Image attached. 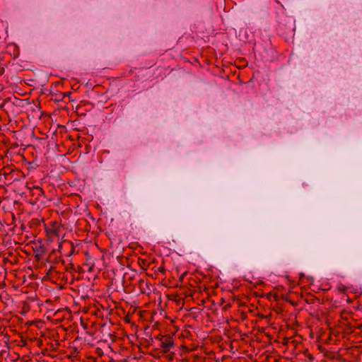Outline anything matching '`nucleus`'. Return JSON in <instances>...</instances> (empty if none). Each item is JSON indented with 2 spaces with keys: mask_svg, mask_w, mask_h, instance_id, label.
<instances>
[{
  "mask_svg": "<svg viewBox=\"0 0 362 362\" xmlns=\"http://www.w3.org/2000/svg\"><path fill=\"white\" fill-rule=\"evenodd\" d=\"M163 324L160 321V354L163 353L162 356L168 361L172 360L174 354L175 343L173 339V331L168 334L162 333Z\"/></svg>",
  "mask_w": 362,
  "mask_h": 362,
  "instance_id": "1",
  "label": "nucleus"
},
{
  "mask_svg": "<svg viewBox=\"0 0 362 362\" xmlns=\"http://www.w3.org/2000/svg\"><path fill=\"white\" fill-rule=\"evenodd\" d=\"M59 296H55L54 300L45 299L40 300L37 298V296L28 297V300L30 302L35 303L37 307L40 309V312H54L55 307L54 303L59 300Z\"/></svg>",
  "mask_w": 362,
  "mask_h": 362,
  "instance_id": "2",
  "label": "nucleus"
},
{
  "mask_svg": "<svg viewBox=\"0 0 362 362\" xmlns=\"http://www.w3.org/2000/svg\"><path fill=\"white\" fill-rule=\"evenodd\" d=\"M54 317L57 322H62L65 320H70L73 317L71 311L68 307L56 310L54 312Z\"/></svg>",
  "mask_w": 362,
  "mask_h": 362,
  "instance_id": "3",
  "label": "nucleus"
},
{
  "mask_svg": "<svg viewBox=\"0 0 362 362\" xmlns=\"http://www.w3.org/2000/svg\"><path fill=\"white\" fill-rule=\"evenodd\" d=\"M100 300L98 301L100 307L105 310H110V313L113 310L114 308H117V303L114 300L111 299L110 296H107L105 298L104 296H100Z\"/></svg>",
  "mask_w": 362,
  "mask_h": 362,
  "instance_id": "4",
  "label": "nucleus"
},
{
  "mask_svg": "<svg viewBox=\"0 0 362 362\" xmlns=\"http://www.w3.org/2000/svg\"><path fill=\"white\" fill-rule=\"evenodd\" d=\"M30 310V307L29 303L28 301H23V306H22V311L21 312V313L22 315H25V313L29 312Z\"/></svg>",
  "mask_w": 362,
  "mask_h": 362,
  "instance_id": "5",
  "label": "nucleus"
},
{
  "mask_svg": "<svg viewBox=\"0 0 362 362\" xmlns=\"http://www.w3.org/2000/svg\"><path fill=\"white\" fill-rule=\"evenodd\" d=\"M0 300L6 305L12 300L9 296H0Z\"/></svg>",
  "mask_w": 362,
  "mask_h": 362,
  "instance_id": "6",
  "label": "nucleus"
},
{
  "mask_svg": "<svg viewBox=\"0 0 362 362\" xmlns=\"http://www.w3.org/2000/svg\"><path fill=\"white\" fill-rule=\"evenodd\" d=\"M281 296L282 297V299H284V300H286L287 302H289L291 305H297L296 302H295L293 300L289 298V296L286 295V296Z\"/></svg>",
  "mask_w": 362,
  "mask_h": 362,
  "instance_id": "7",
  "label": "nucleus"
},
{
  "mask_svg": "<svg viewBox=\"0 0 362 362\" xmlns=\"http://www.w3.org/2000/svg\"><path fill=\"white\" fill-rule=\"evenodd\" d=\"M124 321L127 323L131 322V316L129 313L126 316L124 317Z\"/></svg>",
  "mask_w": 362,
  "mask_h": 362,
  "instance_id": "8",
  "label": "nucleus"
},
{
  "mask_svg": "<svg viewBox=\"0 0 362 362\" xmlns=\"http://www.w3.org/2000/svg\"><path fill=\"white\" fill-rule=\"evenodd\" d=\"M80 321H81V325L83 327V328L84 329H88V324L83 322L82 317L80 318Z\"/></svg>",
  "mask_w": 362,
  "mask_h": 362,
  "instance_id": "9",
  "label": "nucleus"
},
{
  "mask_svg": "<svg viewBox=\"0 0 362 362\" xmlns=\"http://www.w3.org/2000/svg\"><path fill=\"white\" fill-rule=\"evenodd\" d=\"M315 300H317L318 301H320V300L318 298H312V299L310 300H308V299H305V300L308 303H313L315 302Z\"/></svg>",
  "mask_w": 362,
  "mask_h": 362,
  "instance_id": "10",
  "label": "nucleus"
},
{
  "mask_svg": "<svg viewBox=\"0 0 362 362\" xmlns=\"http://www.w3.org/2000/svg\"><path fill=\"white\" fill-rule=\"evenodd\" d=\"M267 296L268 297V298L269 300L274 299V300H277L279 297V296H276V295H274V296Z\"/></svg>",
  "mask_w": 362,
  "mask_h": 362,
  "instance_id": "11",
  "label": "nucleus"
},
{
  "mask_svg": "<svg viewBox=\"0 0 362 362\" xmlns=\"http://www.w3.org/2000/svg\"><path fill=\"white\" fill-rule=\"evenodd\" d=\"M159 315H160V317H165V318L166 317H165V313L162 309H160V313H159Z\"/></svg>",
  "mask_w": 362,
  "mask_h": 362,
  "instance_id": "12",
  "label": "nucleus"
},
{
  "mask_svg": "<svg viewBox=\"0 0 362 362\" xmlns=\"http://www.w3.org/2000/svg\"><path fill=\"white\" fill-rule=\"evenodd\" d=\"M100 310H99V309H97V310H95L93 312V314H94L95 315H98L100 313Z\"/></svg>",
  "mask_w": 362,
  "mask_h": 362,
  "instance_id": "13",
  "label": "nucleus"
},
{
  "mask_svg": "<svg viewBox=\"0 0 362 362\" xmlns=\"http://www.w3.org/2000/svg\"><path fill=\"white\" fill-rule=\"evenodd\" d=\"M152 355L153 356V357L155 358H158V354L156 351H154V354H152Z\"/></svg>",
  "mask_w": 362,
  "mask_h": 362,
  "instance_id": "14",
  "label": "nucleus"
},
{
  "mask_svg": "<svg viewBox=\"0 0 362 362\" xmlns=\"http://www.w3.org/2000/svg\"><path fill=\"white\" fill-rule=\"evenodd\" d=\"M230 306V303L228 302L226 305H224L223 309H227Z\"/></svg>",
  "mask_w": 362,
  "mask_h": 362,
  "instance_id": "15",
  "label": "nucleus"
},
{
  "mask_svg": "<svg viewBox=\"0 0 362 362\" xmlns=\"http://www.w3.org/2000/svg\"><path fill=\"white\" fill-rule=\"evenodd\" d=\"M225 301H226L225 298H221V302H220V303H219V304L221 305V304H222V303H223V302H225Z\"/></svg>",
  "mask_w": 362,
  "mask_h": 362,
  "instance_id": "16",
  "label": "nucleus"
},
{
  "mask_svg": "<svg viewBox=\"0 0 362 362\" xmlns=\"http://www.w3.org/2000/svg\"><path fill=\"white\" fill-rule=\"evenodd\" d=\"M26 324L28 325H32L33 324H34V322L28 321Z\"/></svg>",
  "mask_w": 362,
  "mask_h": 362,
  "instance_id": "17",
  "label": "nucleus"
},
{
  "mask_svg": "<svg viewBox=\"0 0 362 362\" xmlns=\"http://www.w3.org/2000/svg\"><path fill=\"white\" fill-rule=\"evenodd\" d=\"M186 274V272H184L181 276H180V279H182L184 278V276Z\"/></svg>",
  "mask_w": 362,
  "mask_h": 362,
  "instance_id": "18",
  "label": "nucleus"
},
{
  "mask_svg": "<svg viewBox=\"0 0 362 362\" xmlns=\"http://www.w3.org/2000/svg\"><path fill=\"white\" fill-rule=\"evenodd\" d=\"M88 295L82 296H81V298H82L83 299H85L86 298H88Z\"/></svg>",
  "mask_w": 362,
  "mask_h": 362,
  "instance_id": "19",
  "label": "nucleus"
},
{
  "mask_svg": "<svg viewBox=\"0 0 362 362\" xmlns=\"http://www.w3.org/2000/svg\"><path fill=\"white\" fill-rule=\"evenodd\" d=\"M158 322H156L155 323V325H154V327H155V326H158Z\"/></svg>",
  "mask_w": 362,
  "mask_h": 362,
  "instance_id": "20",
  "label": "nucleus"
},
{
  "mask_svg": "<svg viewBox=\"0 0 362 362\" xmlns=\"http://www.w3.org/2000/svg\"><path fill=\"white\" fill-rule=\"evenodd\" d=\"M159 272H160V274L162 272V270L160 268Z\"/></svg>",
  "mask_w": 362,
  "mask_h": 362,
  "instance_id": "21",
  "label": "nucleus"
}]
</instances>
